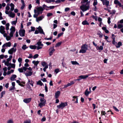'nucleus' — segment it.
<instances>
[{"label": "nucleus", "instance_id": "6ab92c4d", "mask_svg": "<svg viewBox=\"0 0 123 123\" xmlns=\"http://www.w3.org/2000/svg\"><path fill=\"white\" fill-rule=\"evenodd\" d=\"M17 77V76L15 74H13L12 75L11 78V80L12 81H13L15 78H16Z\"/></svg>", "mask_w": 123, "mask_h": 123}, {"label": "nucleus", "instance_id": "5fc2aeb1", "mask_svg": "<svg viewBox=\"0 0 123 123\" xmlns=\"http://www.w3.org/2000/svg\"><path fill=\"white\" fill-rule=\"evenodd\" d=\"M40 101L41 102H43L45 101V100L43 98H41L40 99Z\"/></svg>", "mask_w": 123, "mask_h": 123}, {"label": "nucleus", "instance_id": "1a4fd4ad", "mask_svg": "<svg viewBox=\"0 0 123 123\" xmlns=\"http://www.w3.org/2000/svg\"><path fill=\"white\" fill-rule=\"evenodd\" d=\"M31 98L24 99L23 100L24 102L26 103H28L30 102L31 100Z\"/></svg>", "mask_w": 123, "mask_h": 123}, {"label": "nucleus", "instance_id": "0e129e2a", "mask_svg": "<svg viewBox=\"0 0 123 123\" xmlns=\"http://www.w3.org/2000/svg\"><path fill=\"white\" fill-rule=\"evenodd\" d=\"M5 31L4 30H0V32L2 34H3L5 33Z\"/></svg>", "mask_w": 123, "mask_h": 123}, {"label": "nucleus", "instance_id": "c85d7f7f", "mask_svg": "<svg viewBox=\"0 0 123 123\" xmlns=\"http://www.w3.org/2000/svg\"><path fill=\"white\" fill-rule=\"evenodd\" d=\"M83 0L85 3H86L88 5L90 6V1H88V0Z\"/></svg>", "mask_w": 123, "mask_h": 123}, {"label": "nucleus", "instance_id": "c756f323", "mask_svg": "<svg viewBox=\"0 0 123 123\" xmlns=\"http://www.w3.org/2000/svg\"><path fill=\"white\" fill-rule=\"evenodd\" d=\"M71 63L72 64L74 65H79V64L78 63V62L76 61H71Z\"/></svg>", "mask_w": 123, "mask_h": 123}, {"label": "nucleus", "instance_id": "39448f33", "mask_svg": "<svg viewBox=\"0 0 123 123\" xmlns=\"http://www.w3.org/2000/svg\"><path fill=\"white\" fill-rule=\"evenodd\" d=\"M25 31L24 29L21 30L19 31V34L21 37H24L25 35Z\"/></svg>", "mask_w": 123, "mask_h": 123}, {"label": "nucleus", "instance_id": "f3484780", "mask_svg": "<svg viewBox=\"0 0 123 123\" xmlns=\"http://www.w3.org/2000/svg\"><path fill=\"white\" fill-rule=\"evenodd\" d=\"M9 12L10 13L9 16L10 17L12 18H14L15 16V14L14 13H12V12L10 11H9Z\"/></svg>", "mask_w": 123, "mask_h": 123}, {"label": "nucleus", "instance_id": "dca6fc26", "mask_svg": "<svg viewBox=\"0 0 123 123\" xmlns=\"http://www.w3.org/2000/svg\"><path fill=\"white\" fill-rule=\"evenodd\" d=\"M14 48H12L10 49L8 51V53L10 54H12L14 52L13 49Z\"/></svg>", "mask_w": 123, "mask_h": 123}, {"label": "nucleus", "instance_id": "c9c22d12", "mask_svg": "<svg viewBox=\"0 0 123 123\" xmlns=\"http://www.w3.org/2000/svg\"><path fill=\"white\" fill-rule=\"evenodd\" d=\"M6 29L7 30H8L9 29V23H7L6 24Z\"/></svg>", "mask_w": 123, "mask_h": 123}, {"label": "nucleus", "instance_id": "c03bdc74", "mask_svg": "<svg viewBox=\"0 0 123 123\" xmlns=\"http://www.w3.org/2000/svg\"><path fill=\"white\" fill-rule=\"evenodd\" d=\"M123 27V25L121 24H119L118 25V28L120 29Z\"/></svg>", "mask_w": 123, "mask_h": 123}, {"label": "nucleus", "instance_id": "603ef678", "mask_svg": "<svg viewBox=\"0 0 123 123\" xmlns=\"http://www.w3.org/2000/svg\"><path fill=\"white\" fill-rule=\"evenodd\" d=\"M46 84H45V92H47L48 91V87L47 86Z\"/></svg>", "mask_w": 123, "mask_h": 123}, {"label": "nucleus", "instance_id": "aec40b11", "mask_svg": "<svg viewBox=\"0 0 123 123\" xmlns=\"http://www.w3.org/2000/svg\"><path fill=\"white\" fill-rule=\"evenodd\" d=\"M43 18V16H42L39 17L38 18H37L36 19V21L37 22H38L39 21H40L42 20Z\"/></svg>", "mask_w": 123, "mask_h": 123}, {"label": "nucleus", "instance_id": "ea45409f", "mask_svg": "<svg viewBox=\"0 0 123 123\" xmlns=\"http://www.w3.org/2000/svg\"><path fill=\"white\" fill-rule=\"evenodd\" d=\"M116 11L115 10H112V12H110V14L113 15L115 14Z\"/></svg>", "mask_w": 123, "mask_h": 123}, {"label": "nucleus", "instance_id": "9b49d317", "mask_svg": "<svg viewBox=\"0 0 123 123\" xmlns=\"http://www.w3.org/2000/svg\"><path fill=\"white\" fill-rule=\"evenodd\" d=\"M73 99H72L73 101H75L74 102L75 103H78V98L77 96H74L73 97Z\"/></svg>", "mask_w": 123, "mask_h": 123}, {"label": "nucleus", "instance_id": "f257e3e1", "mask_svg": "<svg viewBox=\"0 0 123 123\" xmlns=\"http://www.w3.org/2000/svg\"><path fill=\"white\" fill-rule=\"evenodd\" d=\"M81 3L82 5L80 6V8L83 12L89 10L90 6L88 5L83 0H82Z\"/></svg>", "mask_w": 123, "mask_h": 123}, {"label": "nucleus", "instance_id": "f03ea898", "mask_svg": "<svg viewBox=\"0 0 123 123\" xmlns=\"http://www.w3.org/2000/svg\"><path fill=\"white\" fill-rule=\"evenodd\" d=\"M88 46L86 44H83L81 47V49L80 50L79 53H85L88 50Z\"/></svg>", "mask_w": 123, "mask_h": 123}, {"label": "nucleus", "instance_id": "79ce46f5", "mask_svg": "<svg viewBox=\"0 0 123 123\" xmlns=\"http://www.w3.org/2000/svg\"><path fill=\"white\" fill-rule=\"evenodd\" d=\"M5 91L2 92L1 93V96L0 98H1L3 96V95H4L5 94Z\"/></svg>", "mask_w": 123, "mask_h": 123}, {"label": "nucleus", "instance_id": "f8f14e48", "mask_svg": "<svg viewBox=\"0 0 123 123\" xmlns=\"http://www.w3.org/2000/svg\"><path fill=\"white\" fill-rule=\"evenodd\" d=\"M89 76V75H81L79 76V78H81V79H84L87 78Z\"/></svg>", "mask_w": 123, "mask_h": 123}, {"label": "nucleus", "instance_id": "0eeeda50", "mask_svg": "<svg viewBox=\"0 0 123 123\" xmlns=\"http://www.w3.org/2000/svg\"><path fill=\"white\" fill-rule=\"evenodd\" d=\"M37 29H38L39 32L41 34H43L44 35H45V34L43 31V29L40 26L39 27L37 28Z\"/></svg>", "mask_w": 123, "mask_h": 123}, {"label": "nucleus", "instance_id": "ddd939ff", "mask_svg": "<svg viewBox=\"0 0 123 123\" xmlns=\"http://www.w3.org/2000/svg\"><path fill=\"white\" fill-rule=\"evenodd\" d=\"M51 49H52L50 51L49 53V55L51 56L52 55L53 53L55 51V49L54 48V47L52 48H50L49 50H50Z\"/></svg>", "mask_w": 123, "mask_h": 123}, {"label": "nucleus", "instance_id": "5701e85b", "mask_svg": "<svg viewBox=\"0 0 123 123\" xmlns=\"http://www.w3.org/2000/svg\"><path fill=\"white\" fill-rule=\"evenodd\" d=\"M39 62L38 61H33L32 62V63L34 64V65L36 66H37Z\"/></svg>", "mask_w": 123, "mask_h": 123}, {"label": "nucleus", "instance_id": "09e8293b", "mask_svg": "<svg viewBox=\"0 0 123 123\" xmlns=\"http://www.w3.org/2000/svg\"><path fill=\"white\" fill-rule=\"evenodd\" d=\"M38 56H39V55L38 54H35V55H34L33 57V58L34 59H35L37 58V57H38Z\"/></svg>", "mask_w": 123, "mask_h": 123}, {"label": "nucleus", "instance_id": "58836bf2", "mask_svg": "<svg viewBox=\"0 0 123 123\" xmlns=\"http://www.w3.org/2000/svg\"><path fill=\"white\" fill-rule=\"evenodd\" d=\"M98 4L97 0H94V2L93 4V6H95Z\"/></svg>", "mask_w": 123, "mask_h": 123}, {"label": "nucleus", "instance_id": "e2e57ef3", "mask_svg": "<svg viewBox=\"0 0 123 123\" xmlns=\"http://www.w3.org/2000/svg\"><path fill=\"white\" fill-rule=\"evenodd\" d=\"M107 22L108 24H110L111 22L110 21L111 18L110 17H108V18Z\"/></svg>", "mask_w": 123, "mask_h": 123}, {"label": "nucleus", "instance_id": "b1692460", "mask_svg": "<svg viewBox=\"0 0 123 123\" xmlns=\"http://www.w3.org/2000/svg\"><path fill=\"white\" fill-rule=\"evenodd\" d=\"M90 92L88 91V89H87L85 91V94L86 96H88Z\"/></svg>", "mask_w": 123, "mask_h": 123}, {"label": "nucleus", "instance_id": "72a5a7b5", "mask_svg": "<svg viewBox=\"0 0 123 123\" xmlns=\"http://www.w3.org/2000/svg\"><path fill=\"white\" fill-rule=\"evenodd\" d=\"M62 43V42L61 41L58 42V43H56V45L55 46V47H59L61 45Z\"/></svg>", "mask_w": 123, "mask_h": 123}, {"label": "nucleus", "instance_id": "4c0bfd02", "mask_svg": "<svg viewBox=\"0 0 123 123\" xmlns=\"http://www.w3.org/2000/svg\"><path fill=\"white\" fill-rule=\"evenodd\" d=\"M9 5H10V4H7L6 6V10L8 11L10 9V7L9 6Z\"/></svg>", "mask_w": 123, "mask_h": 123}, {"label": "nucleus", "instance_id": "473e14b6", "mask_svg": "<svg viewBox=\"0 0 123 123\" xmlns=\"http://www.w3.org/2000/svg\"><path fill=\"white\" fill-rule=\"evenodd\" d=\"M37 84L38 85H39L41 86H42L43 85V83L40 80H39L37 82Z\"/></svg>", "mask_w": 123, "mask_h": 123}, {"label": "nucleus", "instance_id": "774afa93", "mask_svg": "<svg viewBox=\"0 0 123 123\" xmlns=\"http://www.w3.org/2000/svg\"><path fill=\"white\" fill-rule=\"evenodd\" d=\"M59 69L58 68L56 69L55 70V72L56 73V74L57 73L59 72Z\"/></svg>", "mask_w": 123, "mask_h": 123}, {"label": "nucleus", "instance_id": "338daca9", "mask_svg": "<svg viewBox=\"0 0 123 123\" xmlns=\"http://www.w3.org/2000/svg\"><path fill=\"white\" fill-rule=\"evenodd\" d=\"M11 67L12 68H14L15 67V65L14 64H11Z\"/></svg>", "mask_w": 123, "mask_h": 123}, {"label": "nucleus", "instance_id": "412c9836", "mask_svg": "<svg viewBox=\"0 0 123 123\" xmlns=\"http://www.w3.org/2000/svg\"><path fill=\"white\" fill-rule=\"evenodd\" d=\"M46 102V101H45L43 102H41L39 103V106L40 107H42L43 106H44L45 105V103Z\"/></svg>", "mask_w": 123, "mask_h": 123}, {"label": "nucleus", "instance_id": "de8ad7c7", "mask_svg": "<svg viewBox=\"0 0 123 123\" xmlns=\"http://www.w3.org/2000/svg\"><path fill=\"white\" fill-rule=\"evenodd\" d=\"M18 70L20 73H22L23 72V69L22 68H18Z\"/></svg>", "mask_w": 123, "mask_h": 123}, {"label": "nucleus", "instance_id": "393cba45", "mask_svg": "<svg viewBox=\"0 0 123 123\" xmlns=\"http://www.w3.org/2000/svg\"><path fill=\"white\" fill-rule=\"evenodd\" d=\"M43 67H45L47 66H48V64L45 62H42L41 63Z\"/></svg>", "mask_w": 123, "mask_h": 123}, {"label": "nucleus", "instance_id": "7c9ffc66", "mask_svg": "<svg viewBox=\"0 0 123 123\" xmlns=\"http://www.w3.org/2000/svg\"><path fill=\"white\" fill-rule=\"evenodd\" d=\"M17 17L15 21H13L11 22V24L12 25H15L17 23Z\"/></svg>", "mask_w": 123, "mask_h": 123}, {"label": "nucleus", "instance_id": "9d476101", "mask_svg": "<svg viewBox=\"0 0 123 123\" xmlns=\"http://www.w3.org/2000/svg\"><path fill=\"white\" fill-rule=\"evenodd\" d=\"M114 3L115 4H118V5L119 7H121L122 6L120 2L117 0H115L114 1Z\"/></svg>", "mask_w": 123, "mask_h": 123}, {"label": "nucleus", "instance_id": "49530a36", "mask_svg": "<svg viewBox=\"0 0 123 123\" xmlns=\"http://www.w3.org/2000/svg\"><path fill=\"white\" fill-rule=\"evenodd\" d=\"M5 65H6L7 66H9L11 65V63H9V62H5Z\"/></svg>", "mask_w": 123, "mask_h": 123}, {"label": "nucleus", "instance_id": "bf43d9fd", "mask_svg": "<svg viewBox=\"0 0 123 123\" xmlns=\"http://www.w3.org/2000/svg\"><path fill=\"white\" fill-rule=\"evenodd\" d=\"M48 6H46L45 4L43 5V10L44 9H45L46 10H47V9H45V7H46L48 8Z\"/></svg>", "mask_w": 123, "mask_h": 123}, {"label": "nucleus", "instance_id": "864d4df0", "mask_svg": "<svg viewBox=\"0 0 123 123\" xmlns=\"http://www.w3.org/2000/svg\"><path fill=\"white\" fill-rule=\"evenodd\" d=\"M11 37L10 36H7L6 37V39L7 41H9Z\"/></svg>", "mask_w": 123, "mask_h": 123}, {"label": "nucleus", "instance_id": "37998d69", "mask_svg": "<svg viewBox=\"0 0 123 123\" xmlns=\"http://www.w3.org/2000/svg\"><path fill=\"white\" fill-rule=\"evenodd\" d=\"M53 15L52 13H48L47 14V16L48 17H49L51 16H52Z\"/></svg>", "mask_w": 123, "mask_h": 123}, {"label": "nucleus", "instance_id": "052dcab7", "mask_svg": "<svg viewBox=\"0 0 123 123\" xmlns=\"http://www.w3.org/2000/svg\"><path fill=\"white\" fill-rule=\"evenodd\" d=\"M7 123H13V122L12 120H9L8 121Z\"/></svg>", "mask_w": 123, "mask_h": 123}, {"label": "nucleus", "instance_id": "13d9d810", "mask_svg": "<svg viewBox=\"0 0 123 123\" xmlns=\"http://www.w3.org/2000/svg\"><path fill=\"white\" fill-rule=\"evenodd\" d=\"M18 60L19 63H21L22 62V59L21 58H19L18 59Z\"/></svg>", "mask_w": 123, "mask_h": 123}, {"label": "nucleus", "instance_id": "69168bd1", "mask_svg": "<svg viewBox=\"0 0 123 123\" xmlns=\"http://www.w3.org/2000/svg\"><path fill=\"white\" fill-rule=\"evenodd\" d=\"M25 4H22V5L21 6V9H23L24 8V7L25 6Z\"/></svg>", "mask_w": 123, "mask_h": 123}, {"label": "nucleus", "instance_id": "cd10ccee", "mask_svg": "<svg viewBox=\"0 0 123 123\" xmlns=\"http://www.w3.org/2000/svg\"><path fill=\"white\" fill-rule=\"evenodd\" d=\"M97 34L99 36V37L100 38H101L103 37V34L100 31H99L97 33Z\"/></svg>", "mask_w": 123, "mask_h": 123}, {"label": "nucleus", "instance_id": "e433bc0d", "mask_svg": "<svg viewBox=\"0 0 123 123\" xmlns=\"http://www.w3.org/2000/svg\"><path fill=\"white\" fill-rule=\"evenodd\" d=\"M28 48V47H26V45H23L22 47V49L24 50H25L27 48Z\"/></svg>", "mask_w": 123, "mask_h": 123}, {"label": "nucleus", "instance_id": "7ed1b4c3", "mask_svg": "<svg viewBox=\"0 0 123 123\" xmlns=\"http://www.w3.org/2000/svg\"><path fill=\"white\" fill-rule=\"evenodd\" d=\"M68 105L67 102H62L60 105H57V107L58 109H62L64 107Z\"/></svg>", "mask_w": 123, "mask_h": 123}, {"label": "nucleus", "instance_id": "8fccbe9b", "mask_svg": "<svg viewBox=\"0 0 123 123\" xmlns=\"http://www.w3.org/2000/svg\"><path fill=\"white\" fill-rule=\"evenodd\" d=\"M15 88V86H12L9 88V90L10 91H12V90L14 89Z\"/></svg>", "mask_w": 123, "mask_h": 123}, {"label": "nucleus", "instance_id": "423d86ee", "mask_svg": "<svg viewBox=\"0 0 123 123\" xmlns=\"http://www.w3.org/2000/svg\"><path fill=\"white\" fill-rule=\"evenodd\" d=\"M37 12L40 14H42L43 11L44 10L43 8L41 6L37 8Z\"/></svg>", "mask_w": 123, "mask_h": 123}, {"label": "nucleus", "instance_id": "f704fd0d", "mask_svg": "<svg viewBox=\"0 0 123 123\" xmlns=\"http://www.w3.org/2000/svg\"><path fill=\"white\" fill-rule=\"evenodd\" d=\"M117 45L116 46V47L117 48H119L120 46L122 45V43L121 42H119L117 43Z\"/></svg>", "mask_w": 123, "mask_h": 123}, {"label": "nucleus", "instance_id": "4468645a", "mask_svg": "<svg viewBox=\"0 0 123 123\" xmlns=\"http://www.w3.org/2000/svg\"><path fill=\"white\" fill-rule=\"evenodd\" d=\"M60 94V92L59 91H58L55 94V98L57 99L58 98Z\"/></svg>", "mask_w": 123, "mask_h": 123}, {"label": "nucleus", "instance_id": "2eb2a0df", "mask_svg": "<svg viewBox=\"0 0 123 123\" xmlns=\"http://www.w3.org/2000/svg\"><path fill=\"white\" fill-rule=\"evenodd\" d=\"M10 30L11 31L10 32H12L13 34L14 33L15 31V28L13 26H12Z\"/></svg>", "mask_w": 123, "mask_h": 123}, {"label": "nucleus", "instance_id": "a878e982", "mask_svg": "<svg viewBox=\"0 0 123 123\" xmlns=\"http://www.w3.org/2000/svg\"><path fill=\"white\" fill-rule=\"evenodd\" d=\"M82 24L84 25H89V23L86 20L83 21L82 22Z\"/></svg>", "mask_w": 123, "mask_h": 123}, {"label": "nucleus", "instance_id": "3c124183", "mask_svg": "<svg viewBox=\"0 0 123 123\" xmlns=\"http://www.w3.org/2000/svg\"><path fill=\"white\" fill-rule=\"evenodd\" d=\"M5 29V28L4 26H1L0 27V30H4Z\"/></svg>", "mask_w": 123, "mask_h": 123}, {"label": "nucleus", "instance_id": "20e7f679", "mask_svg": "<svg viewBox=\"0 0 123 123\" xmlns=\"http://www.w3.org/2000/svg\"><path fill=\"white\" fill-rule=\"evenodd\" d=\"M37 44L38 45L37 47V49L38 50L42 48V47L43 46V44L42 43V42L39 41L37 42Z\"/></svg>", "mask_w": 123, "mask_h": 123}, {"label": "nucleus", "instance_id": "4be33fe9", "mask_svg": "<svg viewBox=\"0 0 123 123\" xmlns=\"http://www.w3.org/2000/svg\"><path fill=\"white\" fill-rule=\"evenodd\" d=\"M32 72L31 71L28 72V73H26L25 74L27 76H31L32 74Z\"/></svg>", "mask_w": 123, "mask_h": 123}, {"label": "nucleus", "instance_id": "a19ab883", "mask_svg": "<svg viewBox=\"0 0 123 123\" xmlns=\"http://www.w3.org/2000/svg\"><path fill=\"white\" fill-rule=\"evenodd\" d=\"M63 32H61L59 34H58V35L57 37L56 38H58L59 37H61L62 35H63Z\"/></svg>", "mask_w": 123, "mask_h": 123}, {"label": "nucleus", "instance_id": "2f4dec72", "mask_svg": "<svg viewBox=\"0 0 123 123\" xmlns=\"http://www.w3.org/2000/svg\"><path fill=\"white\" fill-rule=\"evenodd\" d=\"M5 44H6V47H10L11 46V43L10 42H9L8 43H6Z\"/></svg>", "mask_w": 123, "mask_h": 123}, {"label": "nucleus", "instance_id": "bb28decb", "mask_svg": "<svg viewBox=\"0 0 123 123\" xmlns=\"http://www.w3.org/2000/svg\"><path fill=\"white\" fill-rule=\"evenodd\" d=\"M29 47L31 49H35L36 48H37V46L35 45H30L29 46Z\"/></svg>", "mask_w": 123, "mask_h": 123}, {"label": "nucleus", "instance_id": "6e6552de", "mask_svg": "<svg viewBox=\"0 0 123 123\" xmlns=\"http://www.w3.org/2000/svg\"><path fill=\"white\" fill-rule=\"evenodd\" d=\"M102 2L103 5H105L107 7L109 6V1H105L103 0Z\"/></svg>", "mask_w": 123, "mask_h": 123}, {"label": "nucleus", "instance_id": "680f3d73", "mask_svg": "<svg viewBox=\"0 0 123 123\" xmlns=\"http://www.w3.org/2000/svg\"><path fill=\"white\" fill-rule=\"evenodd\" d=\"M98 49L100 50H102L103 49V47L102 46H100L99 47H98Z\"/></svg>", "mask_w": 123, "mask_h": 123}, {"label": "nucleus", "instance_id": "a18cd8bd", "mask_svg": "<svg viewBox=\"0 0 123 123\" xmlns=\"http://www.w3.org/2000/svg\"><path fill=\"white\" fill-rule=\"evenodd\" d=\"M31 120L29 119L24 121L23 123H31Z\"/></svg>", "mask_w": 123, "mask_h": 123}, {"label": "nucleus", "instance_id": "4d7b16f0", "mask_svg": "<svg viewBox=\"0 0 123 123\" xmlns=\"http://www.w3.org/2000/svg\"><path fill=\"white\" fill-rule=\"evenodd\" d=\"M113 108L117 112H118L119 111V110H118V109H117L116 107L114 106H113Z\"/></svg>", "mask_w": 123, "mask_h": 123}, {"label": "nucleus", "instance_id": "6e6d98bb", "mask_svg": "<svg viewBox=\"0 0 123 123\" xmlns=\"http://www.w3.org/2000/svg\"><path fill=\"white\" fill-rule=\"evenodd\" d=\"M112 43L113 44L115 45H116L117 44V42H115V40H114V39L112 41Z\"/></svg>", "mask_w": 123, "mask_h": 123}, {"label": "nucleus", "instance_id": "a211bd4d", "mask_svg": "<svg viewBox=\"0 0 123 123\" xmlns=\"http://www.w3.org/2000/svg\"><path fill=\"white\" fill-rule=\"evenodd\" d=\"M10 5L11 6V8L10 9L11 11H13L14 9V5L12 3H11L10 4Z\"/></svg>", "mask_w": 123, "mask_h": 123}]
</instances>
